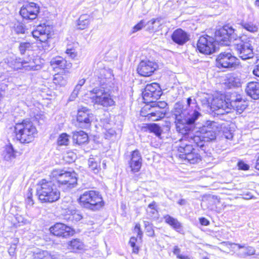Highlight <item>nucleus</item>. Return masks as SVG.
<instances>
[{
	"instance_id": "nucleus-1",
	"label": "nucleus",
	"mask_w": 259,
	"mask_h": 259,
	"mask_svg": "<svg viewBox=\"0 0 259 259\" xmlns=\"http://www.w3.org/2000/svg\"><path fill=\"white\" fill-rule=\"evenodd\" d=\"M198 107L195 98L189 97L187 99L186 108L184 106L177 103L172 110V116L175 119V123L177 131L182 134H186L191 131L196 121L202 116L197 109Z\"/></svg>"
},
{
	"instance_id": "nucleus-2",
	"label": "nucleus",
	"mask_w": 259,
	"mask_h": 259,
	"mask_svg": "<svg viewBox=\"0 0 259 259\" xmlns=\"http://www.w3.org/2000/svg\"><path fill=\"white\" fill-rule=\"evenodd\" d=\"M97 76V84L99 87H96L91 91L95 95L92 97L93 103L105 107L114 105L115 102L111 94L118 88L113 81L111 71L102 69Z\"/></svg>"
},
{
	"instance_id": "nucleus-3",
	"label": "nucleus",
	"mask_w": 259,
	"mask_h": 259,
	"mask_svg": "<svg viewBox=\"0 0 259 259\" xmlns=\"http://www.w3.org/2000/svg\"><path fill=\"white\" fill-rule=\"evenodd\" d=\"M214 38L208 35L201 36L197 44L198 50L202 54L209 55L215 52V42L223 46H230V42L238 37L236 30L232 26L225 25L217 30Z\"/></svg>"
},
{
	"instance_id": "nucleus-4",
	"label": "nucleus",
	"mask_w": 259,
	"mask_h": 259,
	"mask_svg": "<svg viewBox=\"0 0 259 259\" xmlns=\"http://www.w3.org/2000/svg\"><path fill=\"white\" fill-rule=\"evenodd\" d=\"M36 193L42 202L52 203L58 200L60 191L54 183L51 180H41L37 184Z\"/></svg>"
},
{
	"instance_id": "nucleus-5",
	"label": "nucleus",
	"mask_w": 259,
	"mask_h": 259,
	"mask_svg": "<svg viewBox=\"0 0 259 259\" xmlns=\"http://www.w3.org/2000/svg\"><path fill=\"white\" fill-rule=\"evenodd\" d=\"M78 202L82 207L93 211L100 210L105 205L102 195L95 190L84 192L80 195Z\"/></svg>"
},
{
	"instance_id": "nucleus-6",
	"label": "nucleus",
	"mask_w": 259,
	"mask_h": 259,
	"mask_svg": "<svg viewBox=\"0 0 259 259\" xmlns=\"http://www.w3.org/2000/svg\"><path fill=\"white\" fill-rule=\"evenodd\" d=\"M51 175L57 182L59 188L64 191H69L77 185V175L74 170L54 169Z\"/></svg>"
},
{
	"instance_id": "nucleus-7",
	"label": "nucleus",
	"mask_w": 259,
	"mask_h": 259,
	"mask_svg": "<svg viewBox=\"0 0 259 259\" xmlns=\"http://www.w3.org/2000/svg\"><path fill=\"white\" fill-rule=\"evenodd\" d=\"M36 61L34 59L23 60L12 55L4 59L0 63V65L5 68L8 67L15 70L19 69H24L26 71L37 70L40 66L36 64Z\"/></svg>"
},
{
	"instance_id": "nucleus-8",
	"label": "nucleus",
	"mask_w": 259,
	"mask_h": 259,
	"mask_svg": "<svg viewBox=\"0 0 259 259\" xmlns=\"http://www.w3.org/2000/svg\"><path fill=\"white\" fill-rule=\"evenodd\" d=\"M14 132L17 140L21 143H29L33 141L37 135V130L29 120H23L22 122L16 123Z\"/></svg>"
},
{
	"instance_id": "nucleus-9",
	"label": "nucleus",
	"mask_w": 259,
	"mask_h": 259,
	"mask_svg": "<svg viewBox=\"0 0 259 259\" xmlns=\"http://www.w3.org/2000/svg\"><path fill=\"white\" fill-rule=\"evenodd\" d=\"M217 132L211 131L207 132L205 128H200L199 133H197V135H194L192 134L188 136V138L190 142L194 143L202 151H205L206 142L214 140L216 138Z\"/></svg>"
},
{
	"instance_id": "nucleus-10",
	"label": "nucleus",
	"mask_w": 259,
	"mask_h": 259,
	"mask_svg": "<svg viewBox=\"0 0 259 259\" xmlns=\"http://www.w3.org/2000/svg\"><path fill=\"white\" fill-rule=\"evenodd\" d=\"M238 38L236 40H232V42L239 39L240 42L234 44V49L236 51L237 54L242 60H247L252 58L253 57V48L251 46V42L248 39L245 41L241 37H239L238 35Z\"/></svg>"
},
{
	"instance_id": "nucleus-11",
	"label": "nucleus",
	"mask_w": 259,
	"mask_h": 259,
	"mask_svg": "<svg viewBox=\"0 0 259 259\" xmlns=\"http://www.w3.org/2000/svg\"><path fill=\"white\" fill-rule=\"evenodd\" d=\"M162 94L161 89L156 82L147 84L142 93L143 100L147 104L154 103L160 98Z\"/></svg>"
},
{
	"instance_id": "nucleus-12",
	"label": "nucleus",
	"mask_w": 259,
	"mask_h": 259,
	"mask_svg": "<svg viewBox=\"0 0 259 259\" xmlns=\"http://www.w3.org/2000/svg\"><path fill=\"white\" fill-rule=\"evenodd\" d=\"M93 119L94 116L91 110L87 107H82L77 110L75 126L83 129L89 128Z\"/></svg>"
},
{
	"instance_id": "nucleus-13",
	"label": "nucleus",
	"mask_w": 259,
	"mask_h": 259,
	"mask_svg": "<svg viewBox=\"0 0 259 259\" xmlns=\"http://www.w3.org/2000/svg\"><path fill=\"white\" fill-rule=\"evenodd\" d=\"M239 64V60L230 52L221 53L216 59V64L218 67L233 69Z\"/></svg>"
},
{
	"instance_id": "nucleus-14",
	"label": "nucleus",
	"mask_w": 259,
	"mask_h": 259,
	"mask_svg": "<svg viewBox=\"0 0 259 259\" xmlns=\"http://www.w3.org/2000/svg\"><path fill=\"white\" fill-rule=\"evenodd\" d=\"M39 10L38 4L31 2L24 4L19 13L23 19L32 20L37 18Z\"/></svg>"
},
{
	"instance_id": "nucleus-15",
	"label": "nucleus",
	"mask_w": 259,
	"mask_h": 259,
	"mask_svg": "<svg viewBox=\"0 0 259 259\" xmlns=\"http://www.w3.org/2000/svg\"><path fill=\"white\" fill-rule=\"evenodd\" d=\"M158 68L156 63L150 60H142L139 64L137 72L143 76H150Z\"/></svg>"
},
{
	"instance_id": "nucleus-16",
	"label": "nucleus",
	"mask_w": 259,
	"mask_h": 259,
	"mask_svg": "<svg viewBox=\"0 0 259 259\" xmlns=\"http://www.w3.org/2000/svg\"><path fill=\"white\" fill-rule=\"evenodd\" d=\"M190 131H189L188 133L183 134L185 135V138H186L188 140V143L185 140L183 139L180 142V144L177 146L178 151L180 153V157L182 159H184L185 157L187 156V154H191V153L195 149L194 147H197L194 143L190 142V139L188 138L189 135L192 134L189 133Z\"/></svg>"
},
{
	"instance_id": "nucleus-17",
	"label": "nucleus",
	"mask_w": 259,
	"mask_h": 259,
	"mask_svg": "<svg viewBox=\"0 0 259 259\" xmlns=\"http://www.w3.org/2000/svg\"><path fill=\"white\" fill-rule=\"evenodd\" d=\"M50 232L54 236L67 237L74 233V230L70 227L62 223H56L50 228Z\"/></svg>"
},
{
	"instance_id": "nucleus-18",
	"label": "nucleus",
	"mask_w": 259,
	"mask_h": 259,
	"mask_svg": "<svg viewBox=\"0 0 259 259\" xmlns=\"http://www.w3.org/2000/svg\"><path fill=\"white\" fill-rule=\"evenodd\" d=\"M247 106V102L243 100L241 95H232L229 102V107L232 108L239 114H241Z\"/></svg>"
},
{
	"instance_id": "nucleus-19",
	"label": "nucleus",
	"mask_w": 259,
	"mask_h": 259,
	"mask_svg": "<svg viewBox=\"0 0 259 259\" xmlns=\"http://www.w3.org/2000/svg\"><path fill=\"white\" fill-rule=\"evenodd\" d=\"M131 170L133 173L138 172L142 166V158L138 150H135L132 152L131 159L128 162Z\"/></svg>"
},
{
	"instance_id": "nucleus-20",
	"label": "nucleus",
	"mask_w": 259,
	"mask_h": 259,
	"mask_svg": "<svg viewBox=\"0 0 259 259\" xmlns=\"http://www.w3.org/2000/svg\"><path fill=\"white\" fill-rule=\"evenodd\" d=\"M211 105L214 110H222V111L219 113V114H224V112H229V110L230 109V107H229V103L221 97L214 98L211 102ZM218 114H219V113Z\"/></svg>"
},
{
	"instance_id": "nucleus-21",
	"label": "nucleus",
	"mask_w": 259,
	"mask_h": 259,
	"mask_svg": "<svg viewBox=\"0 0 259 259\" xmlns=\"http://www.w3.org/2000/svg\"><path fill=\"white\" fill-rule=\"evenodd\" d=\"M171 39L179 45H183L189 40L188 34L181 28L175 30L171 36Z\"/></svg>"
},
{
	"instance_id": "nucleus-22",
	"label": "nucleus",
	"mask_w": 259,
	"mask_h": 259,
	"mask_svg": "<svg viewBox=\"0 0 259 259\" xmlns=\"http://www.w3.org/2000/svg\"><path fill=\"white\" fill-rule=\"evenodd\" d=\"M246 94L254 100L259 99V82L250 81L248 82L245 88Z\"/></svg>"
},
{
	"instance_id": "nucleus-23",
	"label": "nucleus",
	"mask_w": 259,
	"mask_h": 259,
	"mask_svg": "<svg viewBox=\"0 0 259 259\" xmlns=\"http://www.w3.org/2000/svg\"><path fill=\"white\" fill-rule=\"evenodd\" d=\"M151 107H152L151 112L147 116L149 119L153 121H156L165 116L166 109H160L153 104L151 105Z\"/></svg>"
},
{
	"instance_id": "nucleus-24",
	"label": "nucleus",
	"mask_w": 259,
	"mask_h": 259,
	"mask_svg": "<svg viewBox=\"0 0 259 259\" xmlns=\"http://www.w3.org/2000/svg\"><path fill=\"white\" fill-rule=\"evenodd\" d=\"M26 257L27 259H53L49 251L39 249L30 252Z\"/></svg>"
},
{
	"instance_id": "nucleus-25",
	"label": "nucleus",
	"mask_w": 259,
	"mask_h": 259,
	"mask_svg": "<svg viewBox=\"0 0 259 259\" xmlns=\"http://www.w3.org/2000/svg\"><path fill=\"white\" fill-rule=\"evenodd\" d=\"M72 139L74 143L80 145L88 142L89 138L86 133L79 131L73 132Z\"/></svg>"
},
{
	"instance_id": "nucleus-26",
	"label": "nucleus",
	"mask_w": 259,
	"mask_h": 259,
	"mask_svg": "<svg viewBox=\"0 0 259 259\" xmlns=\"http://www.w3.org/2000/svg\"><path fill=\"white\" fill-rule=\"evenodd\" d=\"M165 222L170 226L178 232L182 231V226L178 220L168 214L164 216Z\"/></svg>"
},
{
	"instance_id": "nucleus-27",
	"label": "nucleus",
	"mask_w": 259,
	"mask_h": 259,
	"mask_svg": "<svg viewBox=\"0 0 259 259\" xmlns=\"http://www.w3.org/2000/svg\"><path fill=\"white\" fill-rule=\"evenodd\" d=\"M71 201L70 202L69 201L67 202H66L65 200H63L61 204V207L64 209H68L69 211L70 212V213L72 215L73 219L75 220L76 221H79L81 219H82V217L80 214L79 211L78 210L72 209L71 208L70 205L71 204Z\"/></svg>"
},
{
	"instance_id": "nucleus-28",
	"label": "nucleus",
	"mask_w": 259,
	"mask_h": 259,
	"mask_svg": "<svg viewBox=\"0 0 259 259\" xmlns=\"http://www.w3.org/2000/svg\"><path fill=\"white\" fill-rule=\"evenodd\" d=\"M239 249H244V250L240 251L239 254L241 257H245L255 254V249L252 246H245V244L241 245L238 243L235 244Z\"/></svg>"
},
{
	"instance_id": "nucleus-29",
	"label": "nucleus",
	"mask_w": 259,
	"mask_h": 259,
	"mask_svg": "<svg viewBox=\"0 0 259 259\" xmlns=\"http://www.w3.org/2000/svg\"><path fill=\"white\" fill-rule=\"evenodd\" d=\"M147 26V30L151 32H155L159 30L161 25L160 20L159 18L152 19L146 24Z\"/></svg>"
},
{
	"instance_id": "nucleus-30",
	"label": "nucleus",
	"mask_w": 259,
	"mask_h": 259,
	"mask_svg": "<svg viewBox=\"0 0 259 259\" xmlns=\"http://www.w3.org/2000/svg\"><path fill=\"white\" fill-rule=\"evenodd\" d=\"M90 15L84 14L81 15L77 22L78 28L83 30L88 27L90 23Z\"/></svg>"
},
{
	"instance_id": "nucleus-31",
	"label": "nucleus",
	"mask_w": 259,
	"mask_h": 259,
	"mask_svg": "<svg viewBox=\"0 0 259 259\" xmlns=\"http://www.w3.org/2000/svg\"><path fill=\"white\" fill-rule=\"evenodd\" d=\"M15 153L16 151L14 150L12 145L9 144L5 147L3 152L4 158L6 160L9 161L15 157Z\"/></svg>"
},
{
	"instance_id": "nucleus-32",
	"label": "nucleus",
	"mask_w": 259,
	"mask_h": 259,
	"mask_svg": "<svg viewBox=\"0 0 259 259\" xmlns=\"http://www.w3.org/2000/svg\"><path fill=\"white\" fill-rule=\"evenodd\" d=\"M184 159L187 160L191 164L197 163L201 160L200 154L196 152L195 149L191 153V154H187V156L185 157Z\"/></svg>"
},
{
	"instance_id": "nucleus-33",
	"label": "nucleus",
	"mask_w": 259,
	"mask_h": 259,
	"mask_svg": "<svg viewBox=\"0 0 259 259\" xmlns=\"http://www.w3.org/2000/svg\"><path fill=\"white\" fill-rule=\"evenodd\" d=\"M51 65L53 68H60V69H64L65 67L66 61L61 57H57L53 58L51 62Z\"/></svg>"
},
{
	"instance_id": "nucleus-34",
	"label": "nucleus",
	"mask_w": 259,
	"mask_h": 259,
	"mask_svg": "<svg viewBox=\"0 0 259 259\" xmlns=\"http://www.w3.org/2000/svg\"><path fill=\"white\" fill-rule=\"evenodd\" d=\"M100 161L96 160L94 158H90L88 160V164L89 168L95 174H97L99 172L100 168Z\"/></svg>"
},
{
	"instance_id": "nucleus-35",
	"label": "nucleus",
	"mask_w": 259,
	"mask_h": 259,
	"mask_svg": "<svg viewBox=\"0 0 259 259\" xmlns=\"http://www.w3.org/2000/svg\"><path fill=\"white\" fill-rule=\"evenodd\" d=\"M69 247L73 251L81 250L83 249V244L79 239H74L69 242Z\"/></svg>"
},
{
	"instance_id": "nucleus-36",
	"label": "nucleus",
	"mask_w": 259,
	"mask_h": 259,
	"mask_svg": "<svg viewBox=\"0 0 259 259\" xmlns=\"http://www.w3.org/2000/svg\"><path fill=\"white\" fill-rule=\"evenodd\" d=\"M148 130L151 133H153L157 137H160L161 135L162 130L161 127L156 123H152L148 125Z\"/></svg>"
},
{
	"instance_id": "nucleus-37",
	"label": "nucleus",
	"mask_w": 259,
	"mask_h": 259,
	"mask_svg": "<svg viewBox=\"0 0 259 259\" xmlns=\"http://www.w3.org/2000/svg\"><path fill=\"white\" fill-rule=\"evenodd\" d=\"M69 142L68 136L66 133L61 134L58 138L57 143L59 146H67Z\"/></svg>"
},
{
	"instance_id": "nucleus-38",
	"label": "nucleus",
	"mask_w": 259,
	"mask_h": 259,
	"mask_svg": "<svg viewBox=\"0 0 259 259\" xmlns=\"http://www.w3.org/2000/svg\"><path fill=\"white\" fill-rule=\"evenodd\" d=\"M201 128H205L207 132L211 131H217L218 126V123L214 121H207Z\"/></svg>"
},
{
	"instance_id": "nucleus-39",
	"label": "nucleus",
	"mask_w": 259,
	"mask_h": 259,
	"mask_svg": "<svg viewBox=\"0 0 259 259\" xmlns=\"http://www.w3.org/2000/svg\"><path fill=\"white\" fill-rule=\"evenodd\" d=\"M241 25L243 28L251 32H255L258 30L257 26L252 23L242 22Z\"/></svg>"
},
{
	"instance_id": "nucleus-40",
	"label": "nucleus",
	"mask_w": 259,
	"mask_h": 259,
	"mask_svg": "<svg viewBox=\"0 0 259 259\" xmlns=\"http://www.w3.org/2000/svg\"><path fill=\"white\" fill-rule=\"evenodd\" d=\"M14 30L17 34H25L27 31L24 24L20 23L15 24Z\"/></svg>"
},
{
	"instance_id": "nucleus-41",
	"label": "nucleus",
	"mask_w": 259,
	"mask_h": 259,
	"mask_svg": "<svg viewBox=\"0 0 259 259\" xmlns=\"http://www.w3.org/2000/svg\"><path fill=\"white\" fill-rule=\"evenodd\" d=\"M53 82L59 86H64L66 84V80L60 74H56L53 78Z\"/></svg>"
},
{
	"instance_id": "nucleus-42",
	"label": "nucleus",
	"mask_w": 259,
	"mask_h": 259,
	"mask_svg": "<svg viewBox=\"0 0 259 259\" xmlns=\"http://www.w3.org/2000/svg\"><path fill=\"white\" fill-rule=\"evenodd\" d=\"M144 224L147 235L150 237L155 236L152 224L148 221H144Z\"/></svg>"
},
{
	"instance_id": "nucleus-43",
	"label": "nucleus",
	"mask_w": 259,
	"mask_h": 259,
	"mask_svg": "<svg viewBox=\"0 0 259 259\" xmlns=\"http://www.w3.org/2000/svg\"><path fill=\"white\" fill-rule=\"evenodd\" d=\"M76 158V154L72 152H67L63 156L64 160L68 163L74 162Z\"/></svg>"
},
{
	"instance_id": "nucleus-44",
	"label": "nucleus",
	"mask_w": 259,
	"mask_h": 259,
	"mask_svg": "<svg viewBox=\"0 0 259 259\" xmlns=\"http://www.w3.org/2000/svg\"><path fill=\"white\" fill-rule=\"evenodd\" d=\"M31 48V44L28 42H21L19 47L21 54H24L27 50H30Z\"/></svg>"
},
{
	"instance_id": "nucleus-45",
	"label": "nucleus",
	"mask_w": 259,
	"mask_h": 259,
	"mask_svg": "<svg viewBox=\"0 0 259 259\" xmlns=\"http://www.w3.org/2000/svg\"><path fill=\"white\" fill-rule=\"evenodd\" d=\"M65 52L68 55V56L71 59L75 58L77 56V53L75 51V49L72 47L70 45L67 46Z\"/></svg>"
},
{
	"instance_id": "nucleus-46",
	"label": "nucleus",
	"mask_w": 259,
	"mask_h": 259,
	"mask_svg": "<svg viewBox=\"0 0 259 259\" xmlns=\"http://www.w3.org/2000/svg\"><path fill=\"white\" fill-rule=\"evenodd\" d=\"M137 241V238L135 237L131 238L129 244L133 247V252L135 253H138L139 251V247L136 245V242Z\"/></svg>"
},
{
	"instance_id": "nucleus-47",
	"label": "nucleus",
	"mask_w": 259,
	"mask_h": 259,
	"mask_svg": "<svg viewBox=\"0 0 259 259\" xmlns=\"http://www.w3.org/2000/svg\"><path fill=\"white\" fill-rule=\"evenodd\" d=\"M145 26H146V24H145L144 21L143 20L140 21V22L139 23H138L137 24H136L133 28V33H135V32L141 30Z\"/></svg>"
},
{
	"instance_id": "nucleus-48",
	"label": "nucleus",
	"mask_w": 259,
	"mask_h": 259,
	"mask_svg": "<svg viewBox=\"0 0 259 259\" xmlns=\"http://www.w3.org/2000/svg\"><path fill=\"white\" fill-rule=\"evenodd\" d=\"M237 165L239 169L246 170L249 169V166L248 164L244 163L242 161H240L238 162Z\"/></svg>"
},
{
	"instance_id": "nucleus-49",
	"label": "nucleus",
	"mask_w": 259,
	"mask_h": 259,
	"mask_svg": "<svg viewBox=\"0 0 259 259\" xmlns=\"http://www.w3.org/2000/svg\"><path fill=\"white\" fill-rule=\"evenodd\" d=\"M134 231L137 233V237H139L140 239H141L142 236V232L141 230L140 225L139 224H137L135 226Z\"/></svg>"
},
{
	"instance_id": "nucleus-50",
	"label": "nucleus",
	"mask_w": 259,
	"mask_h": 259,
	"mask_svg": "<svg viewBox=\"0 0 259 259\" xmlns=\"http://www.w3.org/2000/svg\"><path fill=\"white\" fill-rule=\"evenodd\" d=\"M49 34L48 33L41 35L38 40L45 44H47L48 39H49Z\"/></svg>"
},
{
	"instance_id": "nucleus-51",
	"label": "nucleus",
	"mask_w": 259,
	"mask_h": 259,
	"mask_svg": "<svg viewBox=\"0 0 259 259\" xmlns=\"http://www.w3.org/2000/svg\"><path fill=\"white\" fill-rule=\"evenodd\" d=\"M152 104H154L155 106H156L157 107L159 108L160 109H165V108L166 107L167 104L165 102H154Z\"/></svg>"
},
{
	"instance_id": "nucleus-52",
	"label": "nucleus",
	"mask_w": 259,
	"mask_h": 259,
	"mask_svg": "<svg viewBox=\"0 0 259 259\" xmlns=\"http://www.w3.org/2000/svg\"><path fill=\"white\" fill-rule=\"evenodd\" d=\"M202 104L205 106H209L210 103V99L207 98V97H205L204 98L201 99Z\"/></svg>"
},
{
	"instance_id": "nucleus-53",
	"label": "nucleus",
	"mask_w": 259,
	"mask_h": 259,
	"mask_svg": "<svg viewBox=\"0 0 259 259\" xmlns=\"http://www.w3.org/2000/svg\"><path fill=\"white\" fill-rule=\"evenodd\" d=\"M199 222L201 225L203 226H208L209 224V221L203 217L199 219Z\"/></svg>"
},
{
	"instance_id": "nucleus-54",
	"label": "nucleus",
	"mask_w": 259,
	"mask_h": 259,
	"mask_svg": "<svg viewBox=\"0 0 259 259\" xmlns=\"http://www.w3.org/2000/svg\"><path fill=\"white\" fill-rule=\"evenodd\" d=\"M16 249V244L12 245L9 249V253L11 255H14L15 250Z\"/></svg>"
},
{
	"instance_id": "nucleus-55",
	"label": "nucleus",
	"mask_w": 259,
	"mask_h": 259,
	"mask_svg": "<svg viewBox=\"0 0 259 259\" xmlns=\"http://www.w3.org/2000/svg\"><path fill=\"white\" fill-rule=\"evenodd\" d=\"M78 92H76V91H73L71 95L69 97V100L70 101H72L74 100V99L77 97Z\"/></svg>"
},
{
	"instance_id": "nucleus-56",
	"label": "nucleus",
	"mask_w": 259,
	"mask_h": 259,
	"mask_svg": "<svg viewBox=\"0 0 259 259\" xmlns=\"http://www.w3.org/2000/svg\"><path fill=\"white\" fill-rule=\"evenodd\" d=\"M180 252V249L178 247V246H175L174 248L173 253L174 254L177 255V258H178L179 256L181 255Z\"/></svg>"
},
{
	"instance_id": "nucleus-57",
	"label": "nucleus",
	"mask_w": 259,
	"mask_h": 259,
	"mask_svg": "<svg viewBox=\"0 0 259 259\" xmlns=\"http://www.w3.org/2000/svg\"><path fill=\"white\" fill-rule=\"evenodd\" d=\"M32 34L34 38H36L38 39V38L40 37V36L41 35H40L39 29H36L35 30H33L32 32Z\"/></svg>"
},
{
	"instance_id": "nucleus-58",
	"label": "nucleus",
	"mask_w": 259,
	"mask_h": 259,
	"mask_svg": "<svg viewBox=\"0 0 259 259\" xmlns=\"http://www.w3.org/2000/svg\"><path fill=\"white\" fill-rule=\"evenodd\" d=\"M32 193H30V194H28L27 198V203L30 205H32L33 204V201L32 199Z\"/></svg>"
},
{
	"instance_id": "nucleus-59",
	"label": "nucleus",
	"mask_w": 259,
	"mask_h": 259,
	"mask_svg": "<svg viewBox=\"0 0 259 259\" xmlns=\"http://www.w3.org/2000/svg\"><path fill=\"white\" fill-rule=\"evenodd\" d=\"M253 73L256 76L259 77V64L257 65L253 69Z\"/></svg>"
},
{
	"instance_id": "nucleus-60",
	"label": "nucleus",
	"mask_w": 259,
	"mask_h": 259,
	"mask_svg": "<svg viewBox=\"0 0 259 259\" xmlns=\"http://www.w3.org/2000/svg\"><path fill=\"white\" fill-rule=\"evenodd\" d=\"M147 211L151 217H152L157 212L155 209H147Z\"/></svg>"
},
{
	"instance_id": "nucleus-61",
	"label": "nucleus",
	"mask_w": 259,
	"mask_h": 259,
	"mask_svg": "<svg viewBox=\"0 0 259 259\" xmlns=\"http://www.w3.org/2000/svg\"><path fill=\"white\" fill-rule=\"evenodd\" d=\"M178 203L180 205H185L187 203V201L186 200L184 199H180L178 201Z\"/></svg>"
},
{
	"instance_id": "nucleus-62",
	"label": "nucleus",
	"mask_w": 259,
	"mask_h": 259,
	"mask_svg": "<svg viewBox=\"0 0 259 259\" xmlns=\"http://www.w3.org/2000/svg\"><path fill=\"white\" fill-rule=\"evenodd\" d=\"M244 196L245 197H244V198L246 199H249L251 198L252 197V195L249 192H247L246 193L244 194Z\"/></svg>"
},
{
	"instance_id": "nucleus-63",
	"label": "nucleus",
	"mask_w": 259,
	"mask_h": 259,
	"mask_svg": "<svg viewBox=\"0 0 259 259\" xmlns=\"http://www.w3.org/2000/svg\"><path fill=\"white\" fill-rule=\"evenodd\" d=\"M37 29H39L40 35H42V34L47 33L45 30L43 29V28L41 26L38 27Z\"/></svg>"
},
{
	"instance_id": "nucleus-64",
	"label": "nucleus",
	"mask_w": 259,
	"mask_h": 259,
	"mask_svg": "<svg viewBox=\"0 0 259 259\" xmlns=\"http://www.w3.org/2000/svg\"><path fill=\"white\" fill-rule=\"evenodd\" d=\"M255 168L256 169L259 170V155L257 156V158L256 160V164L255 165Z\"/></svg>"
}]
</instances>
